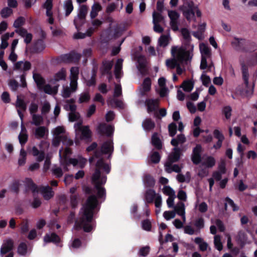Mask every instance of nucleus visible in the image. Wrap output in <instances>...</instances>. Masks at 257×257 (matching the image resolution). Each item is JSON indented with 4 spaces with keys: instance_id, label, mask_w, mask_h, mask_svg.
<instances>
[{
    "instance_id": "nucleus-24",
    "label": "nucleus",
    "mask_w": 257,
    "mask_h": 257,
    "mask_svg": "<svg viewBox=\"0 0 257 257\" xmlns=\"http://www.w3.org/2000/svg\"><path fill=\"white\" fill-rule=\"evenodd\" d=\"M174 211L175 212L176 214L177 213L179 215L181 216L183 221L185 222L186 218L184 204L182 202H179L175 206H174Z\"/></svg>"
},
{
    "instance_id": "nucleus-40",
    "label": "nucleus",
    "mask_w": 257,
    "mask_h": 257,
    "mask_svg": "<svg viewBox=\"0 0 257 257\" xmlns=\"http://www.w3.org/2000/svg\"><path fill=\"white\" fill-rule=\"evenodd\" d=\"M66 76V71L65 69L62 68L57 73L55 74L54 76V80L55 81H59L65 79Z\"/></svg>"
},
{
    "instance_id": "nucleus-7",
    "label": "nucleus",
    "mask_w": 257,
    "mask_h": 257,
    "mask_svg": "<svg viewBox=\"0 0 257 257\" xmlns=\"http://www.w3.org/2000/svg\"><path fill=\"white\" fill-rule=\"evenodd\" d=\"M181 10L182 11L183 16L189 21L196 20L195 13H196V15L198 17H200L202 15L198 6L192 1L189 2L184 5Z\"/></svg>"
},
{
    "instance_id": "nucleus-5",
    "label": "nucleus",
    "mask_w": 257,
    "mask_h": 257,
    "mask_svg": "<svg viewBox=\"0 0 257 257\" xmlns=\"http://www.w3.org/2000/svg\"><path fill=\"white\" fill-rule=\"evenodd\" d=\"M71 150L66 148L64 153L62 150L59 151V156L61 159V165L64 171L68 170V166L72 164L73 166H78L80 168H83L85 165L87 160L81 156H78L77 158H69L68 156L71 154Z\"/></svg>"
},
{
    "instance_id": "nucleus-37",
    "label": "nucleus",
    "mask_w": 257,
    "mask_h": 257,
    "mask_svg": "<svg viewBox=\"0 0 257 257\" xmlns=\"http://www.w3.org/2000/svg\"><path fill=\"white\" fill-rule=\"evenodd\" d=\"M194 241L198 245L199 249L201 251H204L207 249L208 245L202 238L200 237H196L195 238Z\"/></svg>"
},
{
    "instance_id": "nucleus-18",
    "label": "nucleus",
    "mask_w": 257,
    "mask_h": 257,
    "mask_svg": "<svg viewBox=\"0 0 257 257\" xmlns=\"http://www.w3.org/2000/svg\"><path fill=\"white\" fill-rule=\"evenodd\" d=\"M28 151L31 154L36 157V159L38 162H41L44 160L45 155L44 150L41 149L39 150L36 147L34 146L31 150L29 149Z\"/></svg>"
},
{
    "instance_id": "nucleus-64",
    "label": "nucleus",
    "mask_w": 257,
    "mask_h": 257,
    "mask_svg": "<svg viewBox=\"0 0 257 257\" xmlns=\"http://www.w3.org/2000/svg\"><path fill=\"white\" fill-rule=\"evenodd\" d=\"M176 216V213L174 211H166L163 213V216L167 220L174 218Z\"/></svg>"
},
{
    "instance_id": "nucleus-53",
    "label": "nucleus",
    "mask_w": 257,
    "mask_h": 257,
    "mask_svg": "<svg viewBox=\"0 0 257 257\" xmlns=\"http://www.w3.org/2000/svg\"><path fill=\"white\" fill-rule=\"evenodd\" d=\"M182 86L184 91L190 92L193 89L194 84L191 81L187 80L183 83Z\"/></svg>"
},
{
    "instance_id": "nucleus-30",
    "label": "nucleus",
    "mask_w": 257,
    "mask_h": 257,
    "mask_svg": "<svg viewBox=\"0 0 257 257\" xmlns=\"http://www.w3.org/2000/svg\"><path fill=\"white\" fill-rule=\"evenodd\" d=\"M137 67L141 73L144 74L146 71V61L145 58L143 56H139L137 57Z\"/></svg>"
},
{
    "instance_id": "nucleus-22",
    "label": "nucleus",
    "mask_w": 257,
    "mask_h": 257,
    "mask_svg": "<svg viewBox=\"0 0 257 257\" xmlns=\"http://www.w3.org/2000/svg\"><path fill=\"white\" fill-rule=\"evenodd\" d=\"M201 147L200 145H197L193 149L192 155V161L195 164H198L201 161Z\"/></svg>"
},
{
    "instance_id": "nucleus-19",
    "label": "nucleus",
    "mask_w": 257,
    "mask_h": 257,
    "mask_svg": "<svg viewBox=\"0 0 257 257\" xmlns=\"http://www.w3.org/2000/svg\"><path fill=\"white\" fill-rule=\"evenodd\" d=\"M79 68L77 67H73L70 69V79L71 85L75 89L77 85V80L78 79Z\"/></svg>"
},
{
    "instance_id": "nucleus-51",
    "label": "nucleus",
    "mask_w": 257,
    "mask_h": 257,
    "mask_svg": "<svg viewBox=\"0 0 257 257\" xmlns=\"http://www.w3.org/2000/svg\"><path fill=\"white\" fill-rule=\"evenodd\" d=\"M94 31V29L93 28H89L86 32V34L78 33L74 35V37L76 39H82L84 38L85 36H90Z\"/></svg>"
},
{
    "instance_id": "nucleus-34",
    "label": "nucleus",
    "mask_w": 257,
    "mask_h": 257,
    "mask_svg": "<svg viewBox=\"0 0 257 257\" xmlns=\"http://www.w3.org/2000/svg\"><path fill=\"white\" fill-rule=\"evenodd\" d=\"M60 240V237L55 233H52L46 234L44 238V241L45 242H53L54 243H57Z\"/></svg>"
},
{
    "instance_id": "nucleus-21",
    "label": "nucleus",
    "mask_w": 257,
    "mask_h": 257,
    "mask_svg": "<svg viewBox=\"0 0 257 257\" xmlns=\"http://www.w3.org/2000/svg\"><path fill=\"white\" fill-rule=\"evenodd\" d=\"M32 248L29 247L25 242H21L18 246L17 248L18 253L22 256H25L30 254L31 252Z\"/></svg>"
},
{
    "instance_id": "nucleus-1",
    "label": "nucleus",
    "mask_w": 257,
    "mask_h": 257,
    "mask_svg": "<svg viewBox=\"0 0 257 257\" xmlns=\"http://www.w3.org/2000/svg\"><path fill=\"white\" fill-rule=\"evenodd\" d=\"M97 160L95 170L92 176V181L97 190V195L99 198H103L105 194L104 189L100 186L105 183L106 177L105 174L110 171V167L108 164L104 163L100 157V153L96 152L94 155L89 158V162L92 164L93 161Z\"/></svg>"
},
{
    "instance_id": "nucleus-29",
    "label": "nucleus",
    "mask_w": 257,
    "mask_h": 257,
    "mask_svg": "<svg viewBox=\"0 0 257 257\" xmlns=\"http://www.w3.org/2000/svg\"><path fill=\"white\" fill-rule=\"evenodd\" d=\"M99 130L102 134L109 136L112 134L114 128L112 125L101 124L99 126Z\"/></svg>"
},
{
    "instance_id": "nucleus-25",
    "label": "nucleus",
    "mask_w": 257,
    "mask_h": 257,
    "mask_svg": "<svg viewBox=\"0 0 257 257\" xmlns=\"http://www.w3.org/2000/svg\"><path fill=\"white\" fill-rule=\"evenodd\" d=\"M52 1L53 0H47L44 5V8L47 10L46 15L48 17V21L50 24H53L54 22L53 18L52 17V14L51 12V10L52 7Z\"/></svg>"
},
{
    "instance_id": "nucleus-62",
    "label": "nucleus",
    "mask_w": 257,
    "mask_h": 257,
    "mask_svg": "<svg viewBox=\"0 0 257 257\" xmlns=\"http://www.w3.org/2000/svg\"><path fill=\"white\" fill-rule=\"evenodd\" d=\"M214 243L216 249L221 250L222 249V244L221 242L220 237L219 235L214 236Z\"/></svg>"
},
{
    "instance_id": "nucleus-58",
    "label": "nucleus",
    "mask_w": 257,
    "mask_h": 257,
    "mask_svg": "<svg viewBox=\"0 0 257 257\" xmlns=\"http://www.w3.org/2000/svg\"><path fill=\"white\" fill-rule=\"evenodd\" d=\"M64 9L66 11V16L69 15L73 10L72 2L70 0L66 1L64 5Z\"/></svg>"
},
{
    "instance_id": "nucleus-14",
    "label": "nucleus",
    "mask_w": 257,
    "mask_h": 257,
    "mask_svg": "<svg viewBox=\"0 0 257 257\" xmlns=\"http://www.w3.org/2000/svg\"><path fill=\"white\" fill-rule=\"evenodd\" d=\"M14 247V241L9 238L5 239L1 248L0 253L1 256L11 251Z\"/></svg>"
},
{
    "instance_id": "nucleus-26",
    "label": "nucleus",
    "mask_w": 257,
    "mask_h": 257,
    "mask_svg": "<svg viewBox=\"0 0 257 257\" xmlns=\"http://www.w3.org/2000/svg\"><path fill=\"white\" fill-rule=\"evenodd\" d=\"M199 49L201 58L211 57V51L207 45L204 43H200L199 45Z\"/></svg>"
},
{
    "instance_id": "nucleus-32",
    "label": "nucleus",
    "mask_w": 257,
    "mask_h": 257,
    "mask_svg": "<svg viewBox=\"0 0 257 257\" xmlns=\"http://www.w3.org/2000/svg\"><path fill=\"white\" fill-rule=\"evenodd\" d=\"M215 164V160L214 158L211 156H207L203 158L202 162V165L206 168H212Z\"/></svg>"
},
{
    "instance_id": "nucleus-49",
    "label": "nucleus",
    "mask_w": 257,
    "mask_h": 257,
    "mask_svg": "<svg viewBox=\"0 0 257 257\" xmlns=\"http://www.w3.org/2000/svg\"><path fill=\"white\" fill-rule=\"evenodd\" d=\"M45 48V44L42 40H39L37 41L34 46L35 51L37 53L42 51Z\"/></svg>"
},
{
    "instance_id": "nucleus-2",
    "label": "nucleus",
    "mask_w": 257,
    "mask_h": 257,
    "mask_svg": "<svg viewBox=\"0 0 257 257\" xmlns=\"http://www.w3.org/2000/svg\"><path fill=\"white\" fill-rule=\"evenodd\" d=\"M97 204L95 196H90L83 205L79 213V217L75 224L76 228H82L85 232L90 231L93 228L92 217L93 210Z\"/></svg>"
},
{
    "instance_id": "nucleus-23",
    "label": "nucleus",
    "mask_w": 257,
    "mask_h": 257,
    "mask_svg": "<svg viewBox=\"0 0 257 257\" xmlns=\"http://www.w3.org/2000/svg\"><path fill=\"white\" fill-rule=\"evenodd\" d=\"M31 66V63L28 61H19L15 64L14 69L21 71H26L29 70Z\"/></svg>"
},
{
    "instance_id": "nucleus-50",
    "label": "nucleus",
    "mask_w": 257,
    "mask_h": 257,
    "mask_svg": "<svg viewBox=\"0 0 257 257\" xmlns=\"http://www.w3.org/2000/svg\"><path fill=\"white\" fill-rule=\"evenodd\" d=\"M238 241L241 245H243L246 243H249L247 240L246 235L243 232H239L237 238Z\"/></svg>"
},
{
    "instance_id": "nucleus-3",
    "label": "nucleus",
    "mask_w": 257,
    "mask_h": 257,
    "mask_svg": "<svg viewBox=\"0 0 257 257\" xmlns=\"http://www.w3.org/2000/svg\"><path fill=\"white\" fill-rule=\"evenodd\" d=\"M193 49L194 45L191 44L187 45L185 48L178 46L172 47L171 54L173 58L166 60L167 67L173 69L180 64L187 65L193 57Z\"/></svg>"
},
{
    "instance_id": "nucleus-11",
    "label": "nucleus",
    "mask_w": 257,
    "mask_h": 257,
    "mask_svg": "<svg viewBox=\"0 0 257 257\" xmlns=\"http://www.w3.org/2000/svg\"><path fill=\"white\" fill-rule=\"evenodd\" d=\"M242 76L244 81V92L247 96H249L252 94L254 89V84H249L248 82V74L246 68L242 67Z\"/></svg>"
},
{
    "instance_id": "nucleus-45",
    "label": "nucleus",
    "mask_w": 257,
    "mask_h": 257,
    "mask_svg": "<svg viewBox=\"0 0 257 257\" xmlns=\"http://www.w3.org/2000/svg\"><path fill=\"white\" fill-rule=\"evenodd\" d=\"M157 133H154L152 137V143L153 146L158 149H160L162 147L161 141Z\"/></svg>"
},
{
    "instance_id": "nucleus-54",
    "label": "nucleus",
    "mask_w": 257,
    "mask_h": 257,
    "mask_svg": "<svg viewBox=\"0 0 257 257\" xmlns=\"http://www.w3.org/2000/svg\"><path fill=\"white\" fill-rule=\"evenodd\" d=\"M33 78L37 83L38 87L40 89H42L44 83V80L41 77V76L38 74L34 73L33 74Z\"/></svg>"
},
{
    "instance_id": "nucleus-12",
    "label": "nucleus",
    "mask_w": 257,
    "mask_h": 257,
    "mask_svg": "<svg viewBox=\"0 0 257 257\" xmlns=\"http://www.w3.org/2000/svg\"><path fill=\"white\" fill-rule=\"evenodd\" d=\"M107 21L110 23V29L112 28L113 27V24L115 23L113 19L109 17L107 18ZM114 27H115L114 29V36L115 37H118L120 36L126 28V25L124 24H116V25H114Z\"/></svg>"
},
{
    "instance_id": "nucleus-43",
    "label": "nucleus",
    "mask_w": 257,
    "mask_h": 257,
    "mask_svg": "<svg viewBox=\"0 0 257 257\" xmlns=\"http://www.w3.org/2000/svg\"><path fill=\"white\" fill-rule=\"evenodd\" d=\"M122 65V60L118 59L115 65V75L116 78H119L121 76Z\"/></svg>"
},
{
    "instance_id": "nucleus-46",
    "label": "nucleus",
    "mask_w": 257,
    "mask_h": 257,
    "mask_svg": "<svg viewBox=\"0 0 257 257\" xmlns=\"http://www.w3.org/2000/svg\"><path fill=\"white\" fill-rule=\"evenodd\" d=\"M64 108L67 111H70V112L75 111L76 106L74 104V100L71 99L66 101V103L64 106Z\"/></svg>"
},
{
    "instance_id": "nucleus-20",
    "label": "nucleus",
    "mask_w": 257,
    "mask_h": 257,
    "mask_svg": "<svg viewBox=\"0 0 257 257\" xmlns=\"http://www.w3.org/2000/svg\"><path fill=\"white\" fill-rule=\"evenodd\" d=\"M113 151V143L111 140L104 142L101 147V151L102 154H108L109 156L112 153Z\"/></svg>"
},
{
    "instance_id": "nucleus-9",
    "label": "nucleus",
    "mask_w": 257,
    "mask_h": 257,
    "mask_svg": "<svg viewBox=\"0 0 257 257\" xmlns=\"http://www.w3.org/2000/svg\"><path fill=\"white\" fill-rule=\"evenodd\" d=\"M27 186L31 188L33 192H40L46 200H49L54 195V192L52 189L48 186L38 188L30 178L25 180Z\"/></svg>"
},
{
    "instance_id": "nucleus-61",
    "label": "nucleus",
    "mask_w": 257,
    "mask_h": 257,
    "mask_svg": "<svg viewBox=\"0 0 257 257\" xmlns=\"http://www.w3.org/2000/svg\"><path fill=\"white\" fill-rule=\"evenodd\" d=\"M228 206H230L233 211L238 210L237 207L235 205L233 201L230 198H227L225 203V208L227 209Z\"/></svg>"
},
{
    "instance_id": "nucleus-41",
    "label": "nucleus",
    "mask_w": 257,
    "mask_h": 257,
    "mask_svg": "<svg viewBox=\"0 0 257 257\" xmlns=\"http://www.w3.org/2000/svg\"><path fill=\"white\" fill-rule=\"evenodd\" d=\"M27 152L23 149H21L18 159V164L19 166H24L26 163Z\"/></svg>"
},
{
    "instance_id": "nucleus-39",
    "label": "nucleus",
    "mask_w": 257,
    "mask_h": 257,
    "mask_svg": "<svg viewBox=\"0 0 257 257\" xmlns=\"http://www.w3.org/2000/svg\"><path fill=\"white\" fill-rule=\"evenodd\" d=\"M158 193L153 189L148 190L145 194V200L148 203H151L153 201L154 198Z\"/></svg>"
},
{
    "instance_id": "nucleus-47",
    "label": "nucleus",
    "mask_w": 257,
    "mask_h": 257,
    "mask_svg": "<svg viewBox=\"0 0 257 257\" xmlns=\"http://www.w3.org/2000/svg\"><path fill=\"white\" fill-rule=\"evenodd\" d=\"M186 141V138L183 135L178 136L177 138L173 139L171 141V144L173 146H177L179 144H183Z\"/></svg>"
},
{
    "instance_id": "nucleus-28",
    "label": "nucleus",
    "mask_w": 257,
    "mask_h": 257,
    "mask_svg": "<svg viewBox=\"0 0 257 257\" xmlns=\"http://www.w3.org/2000/svg\"><path fill=\"white\" fill-rule=\"evenodd\" d=\"M148 111L149 112H154L156 114V110L158 107L159 100L158 99H149L147 101Z\"/></svg>"
},
{
    "instance_id": "nucleus-57",
    "label": "nucleus",
    "mask_w": 257,
    "mask_h": 257,
    "mask_svg": "<svg viewBox=\"0 0 257 257\" xmlns=\"http://www.w3.org/2000/svg\"><path fill=\"white\" fill-rule=\"evenodd\" d=\"M163 192L164 194L169 197L176 196L175 191L169 186H165L163 189Z\"/></svg>"
},
{
    "instance_id": "nucleus-6",
    "label": "nucleus",
    "mask_w": 257,
    "mask_h": 257,
    "mask_svg": "<svg viewBox=\"0 0 257 257\" xmlns=\"http://www.w3.org/2000/svg\"><path fill=\"white\" fill-rule=\"evenodd\" d=\"M52 133L53 136L52 145L53 146H58L61 142L67 146H70L73 144V142L68 138L63 127H56L53 130Z\"/></svg>"
},
{
    "instance_id": "nucleus-15",
    "label": "nucleus",
    "mask_w": 257,
    "mask_h": 257,
    "mask_svg": "<svg viewBox=\"0 0 257 257\" xmlns=\"http://www.w3.org/2000/svg\"><path fill=\"white\" fill-rule=\"evenodd\" d=\"M158 85L156 87V91L159 93L161 97L167 96L168 93V89L166 86V79L164 77H161L158 79Z\"/></svg>"
},
{
    "instance_id": "nucleus-63",
    "label": "nucleus",
    "mask_w": 257,
    "mask_h": 257,
    "mask_svg": "<svg viewBox=\"0 0 257 257\" xmlns=\"http://www.w3.org/2000/svg\"><path fill=\"white\" fill-rule=\"evenodd\" d=\"M150 160L152 163H158L160 160V156L158 153L153 152L150 157Z\"/></svg>"
},
{
    "instance_id": "nucleus-33",
    "label": "nucleus",
    "mask_w": 257,
    "mask_h": 257,
    "mask_svg": "<svg viewBox=\"0 0 257 257\" xmlns=\"http://www.w3.org/2000/svg\"><path fill=\"white\" fill-rule=\"evenodd\" d=\"M48 130L45 126H39L35 130V136L37 138L45 137L48 134Z\"/></svg>"
},
{
    "instance_id": "nucleus-10",
    "label": "nucleus",
    "mask_w": 257,
    "mask_h": 257,
    "mask_svg": "<svg viewBox=\"0 0 257 257\" xmlns=\"http://www.w3.org/2000/svg\"><path fill=\"white\" fill-rule=\"evenodd\" d=\"M232 47L238 51H246L248 42L242 38H234L231 43Z\"/></svg>"
},
{
    "instance_id": "nucleus-8",
    "label": "nucleus",
    "mask_w": 257,
    "mask_h": 257,
    "mask_svg": "<svg viewBox=\"0 0 257 257\" xmlns=\"http://www.w3.org/2000/svg\"><path fill=\"white\" fill-rule=\"evenodd\" d=\"M180 157V150L178 148H175L173 152L169 156L168 161L166 163L165 167L166 171L168 173L172 172H179L181 167L178 165H172L173 162L179 160Z\"/></svg>"
},
{
    "instance_id": "nucleus-17",
    "label": "nucleus",
    "mask_w": 257,
    "mask_h": 257,
    "mask_svg": "<svg viewBox=\"0 0 257 257\" xmlns=\"http://www.w3.org/2000/svg\"><path fill=\"white\" fill-rule=\"evenodd\" d=\"M200 68L201 69H206L207 71H211L214 69L211 57L201 58Z\"/></svg>"
},
{
    "instance_id": "nucleus-59",
    "label": "nucleus",
    "mask_w": 257,
    "mask_h": 257,
    "mask_svg": "<svg viewBox=\"0 0 257 257\" xmlns=\"http://www.w3.org/2000/svg\"><path fill=\"white\" fill-rule=\"evenodd\" d=\"M144 182L145 185L148 186H152L154 185L155 183L154 179L150 175H146L145 176Z\"/></svg>"
},
{
    "instance_id": "nucleus-38",
    "label": "nucleus",
    "mask_w": 257,
    "mask_h": 257,
    "mask_svg": "<svg viewBox=\"0 0 257 257\" xmlns=\"http://www.w3.org/2000/svg\"><path fill=\"white\" fill-rule=\"evenodd\" d=\"M142 126L145 131L148 132L154 127L155 123L150 119L147 118L143 121Z\"/></svg>"
},
{
    "instance_id": "nucleus-55",
    "label": "nucleus",
    "mask_w": 257,
    "mask_h": 257,
    "mask_svg": "<svg viewBox=\"0 0 257 257\" xmlns=\"http://www.w3.org/2000/svg\"><path fill=\"white\" fill-rule=\"evenodd\" d=\"M16 106L17 107L19 108V109H18V112L20 118H21V119H22V115L20 112V109H21L22 110H25L26 109V105L22 100H21L20 99L18 98L16 102Z\"/></svg>"
},
{
    "instance_id": "nucleus-36",
    "label": "nucleus",
    "mask_w": 257,
    "mask_h": 257,
    "mask_svg": "<svg viewBox=\"0 0 257 257\" xmlns=\"http://www.w3.org/2000/svg\"><path fill=\"white\" fill-rule=\"evenodd\" d=\"M77 89V85L76 86L75 89H73V86L71 83H70V87L68 86L64 87L63 90L62 91V95L63 97L67 98L70 96L72 93H73L76 91Z\"/></svg>"
},
{
    "instance_id": "nucleus-27",
    "label": "nucleus",
    "mask_w": 257,
    "mask_h": 257,
    "mask_svg": "<svg viewBox=\"0 0 257 257\" xmlns=\"http://www.w3.org/2000/svg\"><path fill=\"white\" fill-rule=\"evenodd\" d=\"M151 80L150 78H146L143 82L140 92L142 95H144L145 93L149 91L151 88Z\"/></svg>"
},
{
    "instance_id": "nucleus-48",
    "label": "nucleus",
    "mask_w": 257,
    "mask_h": 257,
    "mask_svg": "<svg viewBox=\"0 0 257 257\" xmlns=\"http://www.w3.org/2000/svg\"><path fill=\"white\" fill-rule=\"evenodd\" d=\"M90 96L89 92L85 91L80 94L78 102L80 103L87 102L90 100Z\"/></svg>"
},
{
    "instance_id": "nucleus-44",
    "label": "nucleus",
    "mask_w": 257,
    "mask_h": 257,
    "mask_svg": "<svg viewBox=\"0 0 257 257\" xmlns=\"http://www.w3.org/2000/svg\"><path fill=\"white\" fill-rule=\"evenodd\" d=\"M101 10V6L98 3H94L92 7L90 16L91 18L96 17L99 12Z\"/></svg>"
},
{
    "instance_id": "nucleus-16",
    "label": "nucleus",
    "mask_w": 257,
    "mask_h": 257,
    "mask_svg": "<svg viewBox=\"0 0 257 257\" xmlns=\"http://www.w3.org/2000/svg\"><path fill=\"white\" fill-rule=\"evenodd\" d=\"M168 16L170 19V25L172 30L176 31L178 30V19L179 18V14L174 11H168Z\"/></svg>"
},
{
    "instance_id": "nucleus-56",
    "label": "nucleus",
    "mask_w": 257,
    "mask_h": 257,
    "mask_svg": "<svg viewBox=\"0 0 257 257\" xmlns=\"http://www.w3.org/2000/svg\"><path fill=\"white\" fill-rule=\"evenodd\" d=\"M200 79L203 85L208 86L211 82L210 78L203 72L201 76Z\"/></svg>"
},
{
    "instance_id": "nucleus-4",
    "label": "nucleus",
    "mask_w": 257,
    "mask_h": 257,
    "mask_svg": "<svg viewBox=\"0 0 257 257\" xmlns=\"http://www.w3.org/2000/svg\"><path fill=\"white\" fill-rule=\"evenodd\" d=\"M69 120L70 121H78L75 123L76 138L80 140H87L91 136V132L88 126H82V120L80 118L79 114L75 111L69 113Z\"/></svg>"
},
{
    "instance_id": "nucleus-35",
    "label": "nucleus",
    "mask_w": 257,
    "mask_h": 257,
    "mask_svg": "<svg viewBox=\"0 0 257 257\" xmlns=\"http://www.w3.org/2000/svg\"><path fill=\"white\" fill-rule=\"evenodd\" d=\"M16 32L20 36L24 38L25 42L26 43H29L31 42L32 38V35L31 34L28 33L26 30L24 29H20L16 30Z\"/></svg>"
},
{
    "instance_id": "nucleus-42",
    "label": "nucleus",
    "mask_w": 257,
    "mask_h": 257,
    "mask_svg": "<svg viewBox=\"0 0 257 257\" xmlns=\"http://www.w3.org/2000/svg\"><path fill=\"white\" fill-rule=\"evenodd\" d=\"M171 38L169 34L162 35L159 39V45L161 47H165L167 46L170 41Z\"/></svg>"
},
{
    "instance_id": "nucleus-60",
    "label": "nucleus",
    "mask_w": 257,
    "mask_h": 257,
    "mask_svg": "<svg viewBox=\"0 0 257 257\" xmlns=\"http://www.w3.org/2000/svg\"><path fill=\"white\" fill-rule=\"evenodd\" d=\"M32 123L35 125H38L43 121V118L41 115L33 114Z\"/></svg>"
},
{
    "instance_id": "nucleus-31",
    "label": "nucleus",
    "mask_w": 257,
    "mask_h": 257,
    "mask_svg": "<svg viewBox=\"0 0 257 257\" xmlns=\"http://www.w3.org/2000/svg\"><path fill=\"white\" fill-rule=\"evenodd\" d=\"M19 140L20 143L23 145H24L28 140V135L27 134V130L22 122L21 124V132L19 136Z\"/></svg>"
},
{
    "instance_id": "nucleus-13",
    "label": "nucleus",
    "mask_w": 257,
    "mask_h": 257,
    "mask_svg": "<svg viewBox=\"0 0 257 257\" xmlns=\"http://www.w3.org/2000/svg\"><path fill=\"white\" fill-rule=\"evenodd\" d=\"M87 9L86 6H82L80 8V12L78 16L75 18L74 22L76 29H78L80 25L84 23V20L87 14Z\"/></svg>"
},
{
    "instance_id": "nucleus-52",
    "label": "nucleus",
    "mask_w": 257,
    "mask_h": 257,
    "mask_svg": "<svg viewBox=\"0 0 257 257\" xmlns=\"http://www.w3.org/2000/svg\"><path fill=\"white\" fill-rule=\"evenodd\" d=\"M44 92L50 94H55L58 91V87H51L49 85H46L43 87Z\"/></svg>"
}]
</instances>
